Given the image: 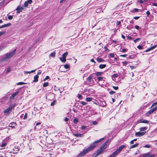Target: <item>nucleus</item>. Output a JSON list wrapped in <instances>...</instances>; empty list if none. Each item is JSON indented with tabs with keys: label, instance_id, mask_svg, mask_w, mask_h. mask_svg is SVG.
<instances>
[{
	"label": "nucleus",
	"instance_id": "1",
	"mask_svg": "<svg viewBox=\"0 0 157 157\" xmlns=\"http://www.w3.org/2000/svg\"><path fill=\"white\" fill-rule=\"evenodd\" d=\"M104 138H102L94 141L93 143L91 144L90 145L89 147H88L86 149L83 150L82 152H81L78 155V156L80 157L85 155L87 153L88 151L95 147L97 145V144L101 141Z\"/></svg>",
	"mask_w": 157,
	"mask_h": 157
},
{
	"label": "nucleus",
	"instance_id": "2",
	"mask_svg": "<svg viewBox=\"0 0 157 157\" xmlns=\"http://www.w3.org/2000/svg\"><path fill=\"white\" fill-rule=\"evenodd\" d=\"M16 49H15L10 53H7L1 60V61H6L10 59L15 53Z\"/></svg>",
	"mask_w": 157,
	"mask_h": 157
},
{
	"label": "nucleus",
	"instance_id": "3",
	"mask_svg": "<svg viewBox=\"0 0 157 157\" xmlns=\"http://www.w3.org/2000/svg\"><path fill=\"white\" fill-rule=\"evenodd\" d=\"M106 149L103 146H101V147L97 151V153L96 154L95 153H94L93 154L94 155L95 154L94 157H97L98 155H99L100 154L103 153V152Z\"/></svg>",
	"mask_w": 157,
	"mask_h": 157
},
{
	"label": "nucleus",
	"instance_id": "4",
	"mask_svg": "<svg viewBox=\"0 0 157 157\" xmlns=\"http://www.w3.org/2000/svg\"><path fill=\"white\" fill-rule=\"evenodd\" d=\"M126 147V146L124 145H122L119 147V148L117 149L115 151L117 154L121 152V150L124 148Z\"/></svg>",
	"mask_w": 157,
	"mask_h": 157
},
{
	"label": "nucleus",
	"instance_id": "5",
	"mask_svg": "<svg viewBox=\"0 0 157 157\" xmlns=\"http://www.w3.org/2000/svg\"><path fill=\"white\" fill-rule=\"evenodd\" d=\"M156 109H157V106L154 107L153 109L148 111L146 113V115L148 116L150 115Z\"/></svg>",
	"mask_w": 157,
	"mask_h": 157
},
{
	"label": "nucleus",
	"instance_id": "6",
	"mask_svg": "<svg viewBox=\"0 0 157 157\" xmlns=\"http://www.w3.org/2000/svg\"><path fill=\"white\" fill-rule=\"evenodd\" d=\"M146 133V132H137L136 133L135 135L136 136L140 137L144 135Z\"/></svg>",
	"mask_w": 157,
	"mask_h": 157
},
{
	"label": "nucleus",
	"instance_id": "7",
	"mask_svg": "<svg viewBox=\"0 0 157 157\" xmlns=\"http://www.w3.org/2000/svg\"><path fill=\"white\" fill-rule=\"evenodd\" d=\"M19 90H18L17 91L13 94L10 97V99H14L15 96L17 95L18 93Z\"/></svg>",
	"mask_w": 157,
	"mask_h": 157
},
{
	"label": "nucleus",
	"instance_id": "8",
	"mask_svg": "<svg viewBox=\"0 0 157 157\" xmlns=\"http://www.w3.org/2000/svg\"><path fill=\"white\" fill-rule=\"evenodd\" d=\"M13 108L12 106H9L8 108L6 109L4 111V113H9L10 111Z\"/></svg>",
	"mask_w": 157,
	"mask_h": 157
},
{
	"label": "nucleus",
	"instance_id": "9",
	"mask_svg": "<svg viewBox=\"0 0 157 157\" xmlns=\"http://www.w3.org/2000/svg\"><path fill=\"white\" fill-rule=\"evenodd\" d=\"M19 151V148L18 147H14L13 148L12 152L13 154H16Z\"/></svg>",
	"mask_w": 157,
	"mask_h": 157
},
{
	"label": "nucleus",
	"instance_id": "10",
	"mask_svg": "<svg viewBox=\"0 0 157 157\" xmlns=\"http://www.w3.org/2000/svg\"><path fill=\"white\" fill-rule=\"evenodd\" d=\"M32 2V0H28L25 1L24 3V6L26 7L29 4H31Z\"/></svg>",
	"mask_w": 157,
	"mask_h": 157
},
{
	"label": "nucleus",
	"instance_id": "11",
	"mask_svg": "<svg viewBox=\"0 0 157 157\" xmlns=\"http://www.w3.org/2000/svg\"><path fill=\"white\" fill-rule=\"evenodd\" d=\"M140 11V9L135 8L133 10H131L130 12L132 13H134L136 12H139Z\"/></svg>",
	"mask_w": 157,
	"mask_h": 157
},
{
	"label": "nucleus",
	"instance_id": "12",
	"mask_svg": "<svg viewBox=\"0 0 157 157\" xmlns=\"http://www.w3.org/2000/svg\"><path fill=\"white\" fill-rule=\"evenodd\" d=\"M157 47V46L156 45H154L152 47H151V48H149L148 49H147V50H146L145 51V52H147L151 50H153L155 48H156Z\"/></svg>",
	"mask_w": 157,
	"mask_h": 157
},
{
	"label": "nucleus",
	"instance_id": "13",
	"mask_svg": "<svg viewBox=\"0 0 157 157\" xmlns=\"http://www.w3.org/2000/svg\"><path fill=\"white\" fill-rule=\"evenodd\" d=\"M23 9V8L21 7H18L16 9L17 10V13H19L20 12H21L22 10Z\"/></svg>",
	"mask_w": 157,
	"mask_h": 157
},
{
	"label": "nucleus",
	"instance_id": "14",
	"mask_svg": "<svg viewBox=\"0 0 157 157\" xmlns=\"http://www.w3.org/2000/svg\"><path fill=\"white\" fill-rule=\"evenodd\" d=\"M138 123H148V121L147 120H143L142 121L141 120H139L137 121Z\"/></svg>",
	"mask_w": 157,
	"mask_h": 157
},
{
	"label": "nucleus",
	"instance_id": "15",
	"mask_svg": "<svg viewBox=\"0 0 157 157\" xmlns=\"http://www.w3.org/2000/svg\"><path fill=\"white\" fill-rule=\"evenodd\" d=\"M38 77L39 76L38 75H36L34 76V80L33 81L35 82H38Z\"/></svg>",
	"mask_w": 157,
	"mask_h": 157
},
{
	"label": "nucleus",
	"instance_id": "16",
	"mask_svg": "<svg viewBox=\"0 0 157 157\" xmlns=\"http://www.w3.org/2000/svg\"><path fill=\"white\" fill-rule=\"evenodd\" d=\"M155 155L152 154L151 155H148V154H145L143 155V157H154Z\"/></svg>",
	"mask_w": 157,
	"mask_h": 157
},
{
	"label": "nucleus",
	"instance_id": "17",
	"mask_svg": "<svg viewBox=\"0 0 157 157\" xmlns=\"http://www.w3.org/2000/svg\"><path fill=\"white\" fill-rule=\"evenodd\" d=\"M109 140H107L102 145V146H103L106 149V145H107L108 143L109 142Z\"/></svg>",
	"mask_w": 157,
	"mask_h": 157
},
{
	"label": "nucleus",
	"instance_id": "18",
	"mask_svg": "<svg viewBox=\"0 0 157 157\" xmlns=\"http://www.w3.org/2000/svg\"><path fill=\"white\" fill-rule=\"evenodd\" d=\"M118 154L117 152L115 151L113 152L109 157H114L116 156Z\"/></svg>",
	"mask_w": 157,
	"mask_h": 157
},
{
	"label": "nucleus",
	"instance_id": "19",
	"mask_svg": "<svg viewBox=\"0 0 157 157\" xmlns=\"http://www.w3.org/2000/svg\"><path fill=\"white\" fill-rule=\"evenodd\" d=\"M74 136L77 137H81L83 136L82 134L80 133H75L74 134Z\"/></svg>",
	"mask_w": 157,
	"mask_h": 157
},
{
	"label": "nucleus",
	"instance_id": "20",
	"mask_svg": "<svg viewBox=\"0 0 157 157\" xmlns=\"http://www.w3.org/2000/svg\"><path fill=\"white\" fill-rule=\"evenodd\" d=\"M36 71V70H32L31 71H24V72L25 73V74H30L31 73H33V72H34Z\"/></svg>",
	"mask_w": 157,
	"mask_h": 157
},
{
	"label": "nucleus",
	"instance_id": "21",
	"mask_svg": "<svg viewBox=\"0 0 157 157\" xmlns=\"http://www.w3.org/2000/svg\"><path fill=\"white\" fill-rule=\"evenodd\" d=\"M59 59L60 60L63 62H65L66 61V58L63 56H62V57H59Z\"/></svg>",
	"mask_w": 157,
	"mask_h": 157
},
{
	"label": "nucleus",
	"instance_id": "22",
	"mask_svg": "<svg viewBox=\"0 0 157 157\" xmlns=\"http://www.w3.org/2000/svg\"><path fill=\"white\" fill-rule=\"evenodd\" d=\"M138 145H139L138 143H136L135 144L132 145V146H130V148L132 149V148L135 147H137Z\"/></svg>",
	"mask_w": 157,
	"mask_h": 157
},
{
	"label": "nucleus",
	"instance_id": "23",
	"mask_svg": "<svg viewBox=\"0 0 157 157\" xmlns=\"http://www.w3.org/2000/svg\"><path fill=\"white\" fill-rule=\"evenodd\" d=\"M55 54H56V52H52L49 55V57H54L55 56Z\"/></svg>",
	"mask_w": 157,
	"mask_h": 157
},
{
	"label": "nucleus",
	"instance_id": "24",
	"mask_svg": "<svg viewBox=\"0 0 157 157\" xmlns=\"http://www.w3.org/2000/svg\"><path fill=\"white\" fill-rule=\"evenodd\" d=\"M106 67V64H100L99 66V68L100 69H103Z\"/></svg>",
	"mask_w": 157,
	"mask_h": 157
},
{
	"label": "nucleus",
	"instance_id": "25",
	"mask_svg": "<svg viewBox=\"0 0 157 157\" xmlns=\"http://www.w3.org/2000/svg\"><path fill=\"white\" fill-rule=\"evenodd\" d=\"M102 72H98L96 73H95L94 74L97 76H101L102 75Z\"/></svg>",
	"mask_w": 157,
	"mask_h": 157
},
{
	"label": "nucleus",
	"instance_id": "26",
	"mask_svg": "<svg viewBox=\"0 0 157 157\" xmlns=\"http://www.w3.org/2000/svg\"><path fill=\"white\" fill-rule=\"evenodd\" d=\"M11 25V24L10 23H9L7 24H6L4 25H2V27L3 28L6 27L8 26H10Z\"/></svg>",
	"mask_w": 157,
	"mask_h": 157
},
{
	"label": "nucleus",
	"instance_id": "27",
	"mask_svg": "<svg viewBox=\"0 0 157 157\" xmlns=\"http://www.w3.org/2000/svg\"><path fill=\"white\" fill-rule=\"evenodd\" d=\"M147 129V128L146 127H141L140 128V131H144Z\"/></svg>",
	"mask_w": 157,
	"mask_h": 157
},
{
	"label": "nucleus",
	"instance_id": "28",
	"mask_svg": "<svg viewBox=\"0 0 157 157\" xmlns=\"http://www.w3.org/2000/svg\"><path fill=\"white\" fill-rule=\"evenodd\" d=\"M103 77H98L97 78V79L96 80H98V81H101L103 80Z\"/></svg>",
	"mask_w": 157,
	"mask_h": 157
},
{
	"label": "nucleus",
	"instance_id": "29",
	"mask_svg": "<svg viewBox=\"0 0 157 157\" xmlns=\"http://www.w3.org/2000/svg\"><path fill=\"white\" fill-rule=\"evenodd\" d=\"M68 53L67 52H66L63 54L62 56L66 58V56L68 55Z\"/></svg>",
	"mask_w": 157,
	"mask_h": 157
},
{
	"label": "nucleus",
	"instance_id": "30",
	"mask_svg": "<svg viewBox=\"0 0 157 157\" xmlns=\"http://www.w3.org/2000/svg\"><path fill=\"white\" fill-rule=\"evenodd\" d=\"M97 61L99 62H101L104 61V60L101 58H98Z\"/></svg>",
	"mask_w": 157,
	"mask_h": 157
},
{
	"label": "nucleus",
	"instance_id": "31",
	"mask_svg": "<svg viewBox=\"0 0 157 157\" xmlns=\"http://www.w3.org/2000/svg\"><path fill=\"white\" fill-rule=\"evenodd\" d=\"M64 68L66 69H68L69 68L70 66L69 64H66L64 66Z\"/></svg>",
	"mask_w": 157,
	"mask_h": 157
},
{
	"label": "nucleus",
	"instance_id": "32",
	"mask_svg": "<svg viewBox=\"0 0 157 157\" xmlns=\"http://www.w3.org/2000/svg\"><path fill=\"white\" fill-rule=\"evenodd\" d=\"M92 78V76H90L87 78V79L88 82H91Z\"/></svg>",
	"mask_w": 157,
	"mask_h": 157
},
{
	"label": "nucleus",
	"instance_id": "33",
	"mask_svg": "<svg viewBox=\"0 0 157 157\" xmlns=\"http://www.w3.org/2000/svg\"><path fill=\"white\" fill-rule=\"evenodd\" d=\"M48 82H46L44 83L43 84V86L44 87H46L48 85Z\"/></svg>",
	"mask_w": 157,
	"mask_h": 157
},
{
	"label": "nucleus",
	"instance_id": "34",
	"mask_svg": "<svg viewBox=\"0 0 157 157\" xmlns=\"http://www.w3.org/2000/svg\"><path fill=\"white\" fill-rule=\"evenodd\" d=\"M56 100H55L54 101H53L51 103V106H53L55 104V103H56Z\"/></svg>",
	"mask_w": 157,
	"mask_h": 157
},
{
	"label": "nucleus",
	"instance_id": "35",
	"mask_svg": "<svg viewBox=\"0 0 157 157\" xmlns=\"http://www.w3.org/2000/svg\"><path fill=\"white\" fill-rule=\"evenodd\" d=\"M92 98H91L88 97L86 99V100L87 101L89 102L90 101H92Z\"/></svg>",
	"mask_w": 157,
	"mask_h": 157
},
{
	"label": "nucleus",
	"instance_id": "36",
	"mask_svg": "<svg viewBox=\"0 0 157 157\" xmlns=\"http://www.w3.org/2000/svg\"><path fill=\"white\" fill-rule=\"evenodd\" d=\"M10 69H11V68H10V67H7V70L6 71V73H9L10 71Z\"/></svg>",
	"mask_w": 157,
	"mask_h": 157
},
{
	"label": "nucleus",
	"instance_id": "37",
	"mask_svg": "<svg viewBox=\"0 0 157 157\" xmlns=\"http://www.w3.org/2000/svg\"><path fill=\"white\" fill-rule=\"evenodd\" d=\"M78 118H76L74 120V123L76 124L77 123L78 121Z\"/></svg>",
	"mask_w": 157,
	"mask_h": 157
},
{
	"label": "nucleus",
	"instance_id": "38",
	"mask_svg": "<svg viewBox=\"0 0 157 157\" xmlns=\"http://www.w3.org/2000/svg\"><path fill=\"white\" fill-rule=\"evenodd\" d=\"M10 124L12 125L11 126L12 127H14V126L16 125V124L14 122H12Z\"/></svg>",
	"mask_w": 157,
	"mask_h": 157
},
{
	"label": "nucleus",
	"instance_id": "39",
	"mask_svg": "<svg viewBox=\"0 0 157 157\" xmlns=\"http://www.w3.org/2000/svg\"><path fill=\"white\" fill-rule=\"evenodd\" d=\"M25 84V83L23 82H20L17 83V85H22Z\"/></svg>",
	"mask_w": 157,
	"mask_h": 157
},
{
	"label": "nucleus",
	"instance_id": "40",
	"mask_svg": "<svg viewBox=\"0 0 157 157\" xmlns=\"http://www.w3.org/2000/svg\"><path fill=\"white\" fill-rule=\"evenodd\" d=\"M13 18V17L11 15H9L8 17V19L10 20H12Z\"/></svg>",
	"mask_w": 157,
	"mask_h": 157
},
{
	"label": "nucleus",
	"instance_id": "41",
	"mask_svg": "<svg viewBox=\"0 0 157 157\" xmlns=\"http://www.w3.org/2000/svg\"><path fill=\"white\" fill-rule=\"evenodd\" d=\"M141 39L140 38H137L135 40H134L133 41L135 43H136V42L137 41H138V40H140Z\"/></svg>",
	"mask_w": 157,
	"mask_h": 157
},
{
	"label": "nucleus",
	"instance_id": "42",
	"mask_svg": "<svg viewBox=\"0 0 157 157\" xmlns=\"http://www.w3.org/2000/svg\"><path fill=\"white\" fill-rule=\"evenodd\" d=\"M78 98L80 99H82V96L80 94H78Z\"/></svg>",
	"mask_w": 157,
	"mask_h": 157
},
{
	"label": "nucleus",
	"instance_id": "43",
	"mask_svg": "<svg viewBox=\"0 0 157 157\" xmlns=\"http://www.w3.org/2000/svg\"><path fill=\"white\" fill-rule=\"evenodd\" d=\"M27 116H28L27 114V113H26L25 115V116H24V117H23V119L24 120L26 119L27 118Z\"/></svg>",
	"mask_w": 157,
	"mask_h": 157
},
{
	"label": "nucleus",
	"instance_id": "44",
	"mask_svg": "<svg viewBox=\"0 0 157 157\" xmlns=\"http://www.w3.org/2000/svg\"><path fill=\"white\" fill-rule=\"evenodd\" d=\"M137 48H138L139 49H140H140H142L143 48L142 46L141 45H138L137 47Z\"/></svg>",
	"mask_w": 157,
	"mask_h": 157
},
{
	"label": "nucleus",
	"instance_id": "45",
	"mask_svg": "<svg viewBox=\"0 0 157 157\" xmlns=\"http://www.w3.org/2000/svg\"><path fill=\"white\" fill-rule=\"evenodd\" d=\"M109 93L111 95H113L115 93V92L113 91H111L109 92Z\"/></svg>",
	"mask_w": 157,
	"mask_h": 157
},
{
	"label": "nucleus",
	"instance_id": "46",
	"mask_svg": "<svg viewBox=\"0 0 157 157\" xmlns=\"http://www.w3.org/2000/svg\"><path fill=\"white\" fill-rule=\"evenodd\" d=\"M5 33H6V32H5V31L0 32V36L5 34Z\"/></svg>",
	"mask_w": 157,
	"mask_h": 157
},
{
	"label": "nucleus",
	"instance_id": "47",
	"mask_svg": "<svg viewBox=\"0 0 157 157\" xmlns=\"http://www.w3.org/2000/svg\"><path fill=\"white\" fill-rule=\"evenodd\" d=\"M126 49H123L121 52H122L124 53L126 52Z\"/></svg>",
	"mask_w": 157,
	"mask_h": 157
},
{
	"label": "nucleus",
	"instance_id": "48",
	"mask_svg": "<svg viewBox=\"0 0 157 157\" xmlns=\"http://www.w3.org/2000/svg\"><path fill=\"white\" fill-rule=\"evenodd\" d=\"M137 2L140 3H143L144 2V1L142 0H138Z\"/></svg>",
	"mask_w": 157,
	"mask_h": 157
},
{
	"label": "nucleus",
	"instance_id": "49",
	"mask_svg": "<svg viewBox=\"0 0 157 157\" xmlns=\"http://www.w3.org/2000/svg\"><path fill=\"white\" fill-rule=\"evenodd\" d=\"M81 103L83 105H86V103L85 101H82L81 102Z\"/></svg>",
	"mask_w": 157,
	"mask_h": 157
},
{
	"label": "nucleus",
	"instance_id": "50",
	"mask_svg": "<svg viewBox=\"0 0 157 157\" xmlns=\"http://www.w3.org/2000/svg\"><path fill=\"white\" fill-rule=\"evenodd\" d=\"M144 147H145L149 148H150L151 147V146L148 144H146Z\"/></svg>",
	"mask_w": 157,
	"mask_h": 157
},
{
	"label": "nucleus",
	"instance_id": "51",
	"mask_svg": "<svg viewBox=\"0 0 157 157\" xmlns=\"http://www.w3.org/2000/svg\"><path fill=\"white\" fill-rule=\"evenodd\" d=\"M122 63L124 65H126L128 64V63L125 61L122 62Z\"/></svg>",
	"mask_w": 157,
	"mask_h": 157
},
{
	"label": "nucleus",
	"instance_id": "52",
	"mask_svg": "<svg viewBox=\"0 0 157 157\" xmlns=\"http://www.w3.org/2000/svg\"><path fill=\"white\" fill-rule=\"evenodd\" d=\"M113 89L115 90H117L118 89V86H113Z\"/></svg>",
	"mask_w": 157,
	"mask_h": 157
},
{
	"label": "nucleus",
	"instance_id": "53",
	"mask_svg": "<svg viewBox=\"0 0 157 157\" xmlns=\"http://www.w3.org/2000/svg\"><path fill=\"white\" fill-rule=\"evenodd\" d=\"M49 78V76H47L45 78V79L44 80V81H45L46 80H47V79H48Z\"/></svg>",
	"mask_w": 157,
	"mask_h": 157
},
{
	"label": "nucleus",
	"instance_id": "54",
	"mask_svg": "<svg viewBox=\"0 0 157 157\" xmlns=\"http://www.w3.org/2000/svg\"><path fill=\"white\" fill-rule=\"evenodd\" d=\"M109 55L111 57H113L114 56V54L113 53H111L109 54Z\"/></svg>",
	"mask_w": 157,
	"mask_h": 157
},
{
	"label": "nucleus",
	"instance_id": "55",
	"mask_svg": "<svg viewBox=\"0 0 157 157\" xmlns=\"http://www.w3.org/2000/svg\"><path fill=\"white\" fill-rule=\"evenodd\" d=\"M135 28L138 30L140 28V27L138 25H136L135 27Z\"/></svg>",
	"mask_w": 157,
	"mask_h": 157
},
{
	"label": "nucleus",
	"instance_id": "56",
	"mask_svg": "<svg viewBox=\"0 0 157 157\" xmlns=\"http://www.w3.org/2000/svg\"><path fill=\"white\" fill-rule=\"evenodd\" d=\"M127 28L129 30H130L132 29V27H131V26H128L127 27Z\"/></svg>",
	"mask_w": 157,
	"mask_h": 157
},
{
	"label": "nucleus",
	"instance_id": "57",
	"mask_svg": "<svg viewBox=\"0 0 157 157\" xmlns=\"http://www.w3.org/2000/svg\"><path fill=\"white\" fill-rule=\"evenodd\" d=\"M146 14L147 15V16L148 17L149 15L150 14V13L149 11H148L146 12Z\"/></svg>",
	"mask_w": 157,
	"mask_h": 157
},
{
	"label": "nucleus",
	"instance_id": "58",
	"mask_svg": "<svg viewBox=\"0 0 157 157\" xmlns=\"http://www.w3.org/2000/svg\"><path fill=\"white\" fill-rule=\"evenodd\" d=\"M121 23V22L120 21H117L116 23V25H119Z\"/></svg>",
	"mask_w": 157,
	"mask_h": 157
},
{
	"label": "nucleus",
	"instance_id": "59",
	"mask_svg": "<svg viewBox=\"0 0 157 157\" xmlns=\"http://www.w3.org/2000/svg\"><path fill=\"white\" fill-rule=\"evenodd\" d=\"M132 37L130 36H128L127 37V39L128 40H132Z\"/></svg>",
	"mask_w": 157,
	"mask_h": 157
},
{
	"label": "nucleus",
	"instance_id": "60",
	"mask_svg": "<svg viewBox=\"0 0 157 157\" xmlns=\"http://www.w3.org/2000/svg\"><path fill=\"white\" fill-rule=\"evenodd\" d=\"M130 68L132 69H134L136 68V67L134 66H130Z\"/></svg>",
	"mask_w": 157,
	"mask_h": 157
},
{
	"label": "nucleus",
	"instance_id": "61",
	"mask_svg": "<svg viewBox=\"0 0 157 157\" xmlns=\"http://www.w3.org/2000/svg\"><path fill=\"white\" fill-rule=\"evenodd\" d=\"M140 17H134L133 18L135 19H139Z\"/></svg>",
	"mask_w": 157,
	"mask_h": 157
},
{
	"label": "nucleus",
	"instance_id": "62",
	"mask_svg": "<svg viewBox=\"0 0 157 157\" xmlns=\"http://www.w3.org/2000/svg\"><path fill=\"white\" fill-rule=\"evenodd\" d=\"M127 56H128V55L127 54H124V55H121L120 56H121L124 57H126Z\"/></svg>",
	"mask_w": 157,
	"mask_h": 157
},
{
	"label": "nucleus",
	"instance_id": "63",
	"mask_svg": "<svg viewBox=\"0 0 157 157\" xmlns=\"http://www.w3.org/2000/svg\"><path fill=\"white\" fill-rule=\"evenodd\" d=\"M113 77H117L118 76V75L117 74H114L113 75Z\"/></svg>",
	"mask_w": 157,
	"mask_h": 157
},
{
	"label": "nucleus",
	"instance_id": "64",
	"mask_svg": "<svg viewBox=\"0 0 157 157\" xmlns=\"http://www.w3.org/2000/svg\"><path fill=\"white\" fill-rule=\"evenodd\" d=\"M69 118H68L67 117H65L64 119V120L65 121H67L68 120H69Z\"/></svg>",
	"mask_w": 157,
	"mask_h": 157
}]
</instances>
